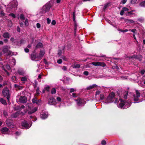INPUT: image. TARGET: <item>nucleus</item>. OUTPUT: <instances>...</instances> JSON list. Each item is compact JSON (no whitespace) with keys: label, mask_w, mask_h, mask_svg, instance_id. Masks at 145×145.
Listing matches in <instances>:
<instances>
[{"label":"nucleus","mask_w":145,"mask_h":145,"mask_svg":"<svg viewBox=\"0 0 145 145\" xmlns=\"http://www.w3.org/2000/svg\"><path fill=\"white\" fill-rule=\"evenodd\" d=\"M115 93L113 92H111L106 99V101L107 103H111L113 102L115 99Z\"/></svg>","instance_id":"obj_1"},{"label":"nucleus","mask_w":145,"mask_h":145,"mask_svg":"<svg viewBox=\"0 0 145 145\" xmlns=\"http://www.w3.org/2000/svg\"><path fill=\"white\" fill-rule=\"evenodd\" d=\"M2 93L5 97H7V98L9 101L10 95L9 94V90L7 88H5L2 91Z\"/></svg>","instance_id":"obj_2"},{"label":"nucleus","mask_w":145,"mask_h":145,"mask_svg":"<svg viewBox=\"0 0 145 145\" xmlns=\"http://www.w3.org/2000/svg\"><path fill=\"white\" fill-rule=\"evenodd\" d=\"M77 104L78 106H84L86 104V102L83 99H81L80 98H78L76 100Z\"/></svg>","instance_id":"obj_3"},{"label":"nucleus","mask_w":145,"mask_h":145,"mask_svg":"<svg viewBox=\"0 0 145 145\" xmlns=\"http://www.w3.org/2000/svg\"><path fill=\"white\" fill-rule=\"evenodd\" d=\"M92 64L95 66H100L102 67H105L106 66V64L104 62L97 61L92 63Z\"/></svg>","instance_id":"obj_4"},{"label":"nucleus","mask_w":145,"mask_h":145,"mask_svg":"<svg viewBox=\"0 0 145 145\" xmlns=\"http://www.w3.org/2000/svg\"><path fill=\"white\" fill-rule=\"evenodd\" d=\"M21 125L24 127L23 129H29L31 126V125H29L27 121L25 120L22 122L21 123Z\"/></svg>","instance_id":"obj_5"},{"label":"nucleus","mask_w":145,"mask_h":145,"mask_svg":"<svg viewBox=\"0 0 145 145\" xmlns=\"http://www.w3.org/2000/svg\"><path fill=\"white\" fill-rule=\"evenodd\" d=\"M56 103V100L53 97H50L48 100V104L50 105H54Z\"/></svg>","instance_id":"obj_6"},{"label":"nucleus","mask_w":145,"mask_h":145,"mask_svg":"<svg viewBox=\"0 0 145 145\" xmlns=\"http://www.w3.org/2000/svg\"><path fill=\"white\" fill-rule=\"evenodd\" d=\"M19 101L21 103H24L27 102V99L25 96H21L19 99Z\"/></svg>","instance_id":"obj_7"},{"label":"nucleus","mask_w":145,"mask_h":145,"mask_svg":"<svg viewBox=\"0 0 145 145\" xmlns=\"http://www.w3.org/2000/svg\"><path fill=\"white\" fill-rule=\"evenodd\" d=\"M119 100L121 101V103L119 104V106L121 108H122L125 104L126 101L121 99H120Z\"/></svg>","instance_id":"obj_8"},{"label":"nucleus","mask_w":145,"mask_h":145,"mask_svg":"<svg viewBox=\"0 0 145 145\" xmlns=\"http://www.w3.org/2000/svg\"><path fill=\"white\" fill-rule=\"evenodd\" d=\"M6 123L8 126H10L13 127L14 126L12 125V120L8 119L6 120Z\"/></svg>","instance_id":"obj_9"},{"label":"nucleus","mask_w":145,"mask_h":145,"mask_svg":"<svg viewBox=\"0 0 145 145\" xmlns=\"http://www.w3.org/2000/svg\"><path fill=\"white\" fill-rule=\"evenodd\" d=\"M52 7V6L50 3L46 4V12H48Z\"/></svg>","instance_id":"obj_10"},{"label":"nucleus","mask_w":145,"mask_h":145,"mask_svg":"<svg viewBox=\"0 0 145 145\" xmlns=\"http://www.w3.org/2000/svg\"><path fill=\"white\" fill-rule=\"evenodd\" d=\"M8 129L7 127H4L1 130V132L3 134H5L8 131Z\"/></svg>","instance_id":"obj_11"},{"label":"nucleus","mask_w":145,"mask_h":145,"mask_svg":"<svg viewBox=\"0 0 145 145\" xmlns=\"http://www.w3.org/2000/svg\"><path fill=\"white\" fill-rule=\"evenodd\" d=\"M3 36L5 38L8 39L10 38L9 34L7 32H5L3 33Z\"/></svg>","instance_id":"obj_12"},{"label":"nucleus","mask_w":145,"mask_h":145,"mask_svg":"<svg viewBox=\"0 0 145 145\" xmlns=\"http://www.w3.org/2000/svg\"><path fill=\"white\" fill-rule=\"evenodd\" d=\"M110 2H108L107 3L105 4L104 7L103 8V11H105L106 8L109 6L110 5Z\"/></svg>","instance_id":"obj_13"},{"label":"nucleus","mask_w":145,"mask_h":145,"mask_svg":"<svg viewBox=\"0 0 145 145\" xmlns=\"http://www.w3.org/2000/svg\"><path fill=\"white\" fill-rule=\"evenodd\" d=\"M42 44L41 42H39L36 45L35 47V49H37L38 48H42Z\"/></svg>","instance_id":"obj_14"},{"label":"nucleus","mask_w":145,"mask_h":145,"mask_svg":"<svg viewBox=\"0 0 145 145\" xmlns=\"http://www.w3.org/2000/svg\"><path fill=\"white\" fill-rule=\"evenodd\" d=\"M32 102L33 103H36L37 104H39L40 103V100H37L36 98H33L32 100Z\"/></svg>","instance_id":"obj_15"},{"label":"nucleus","mask_w":145,"mask_h":145,"mask_svg":"<svg viewBox=\"0 0 145 145\" xmlns=\"http://www.w3.org/2000/svg\"><path fill=\"white\" fill-rule=\"evenodd\" d=\"M97 86L96 84H93L92 86H89L86 88V89L87 90H90L94 88L95 87Z\"/></svg>","instance_id":"obj_16"},{"label":"nucleus","mask_w":145,"mask_h":145,"mask_svg":"<svg viewBox=\"0 0 145 145\" xmlns=\"http://www.w3.org/2000/svg\"><path fill=\"white\" fill-rule=\"evenodd\" d=\"M125 22L130 24H134L135 23V22L131 19H126L125 20Z\"/></svg>","instance_id":"obj_17"},{"label":"nucleus","mask_w":145,"mask_h":145,"mask_svg":"<svg viewBox=\"0 0 145 145\" xmlns=\"http://www.w3.org/2000/svg\"><path fill=\"white\" fill-rule=\"evenodd\" d=\"M18 115L19 114L18 112H16L13 114L12 115H11V117L12 118H16L18 116Z\"/></svg>","instance_id":"obj_18"},{"label":"nucleus","mask_w":145,"mask_h":145,"mask_svg":"<svg viewBox=\"0 0 145 145\" xmlns=\"http://www.w3.org/2000/svg\"><path fill=\"white\" fill-rule=\"evenodd\" d=\"M35 89L36 91V93L35 94V95L37 96H38L39 94V88L36 86H35Z\"/></svg>","instance_id":"obj_19"},{"label":"nucleus","mask_w":145,"mask_h":145,"mask_svg":"<svg viewBox=\"0 0 145 145\" xmlns=\"http://www.w3.org/2000/svg\"><path fill=\"white\" fill-rule=\"evenodd\" d=\"M0 102L4 105H6L7 104L6 101L3 98H1L0 99Z\"/></svg>","instance_id":"obj_20"},{"label":"nucleus","mask_w":145,"mask_h":145,"mask_svg":"<svg viewBox=\"0 0 145 145\" xmlns=\"http://www.w3.org/2000/svg\"><path fill=\"white\" fill-rule=\"evenodd\" d=\"M37 56L36 54H33L31 55V57L32 59L33 60H35L37 57Z\"/></svg>","instance_id":"obj_21"},{"label":"nucleus","mask_w":145,"mask_h":145,"mask_svg":"<svg viewBox=\"0 0 145 145\" xmlns=\"http://www.w3.org/2000/svg\"><path fill=\"white\" fill-rule=\"evenodd\" d=\"M133 100L134 101H138V100L139 97L136 96L135 95H133Z\"/></svg>","instance_id":"obj_22"},{"label":"nucleus","mask_w":145,"mask_h":145,"mask_svg":"<svg viewBox=\"0 0 145 145\" xmlns=\"http://www.w3.org/2000/svg\"><path fill=\"white\" fill-rule=\"evenodd\" d=\"M45 54V52L44 51L40 50L39 54V56L40 57H42Z\"/></svg>","instance_id":"obj_23"},{"label":"nucleus","mask_w":145,"mask_h":145,"mask_svg":"<svg viewBox=\"0 0 145 145\" xmlns=\"http://www.w3.org/2000/svg\"><path fill=\"white\" fill-rule=\"evenodd\" d=\"M8 25L10 27H11L12 25V23L11 20H8Z\"/></svg>","instance_id":"obj_24"},{"label":"nucleus","mask_w":145,"mask_h":145,"mask_svg":"<svg viewBox=\"0 0 145 145\" xmlns=\"http://www.w3.org/2000/svg\"><path fill=\"white\" fill-rule=\"evenodd\" d=\"M140 6L142 7H145V1H143L140 3Z\"/></svg>","instance_id":"obj_25"},{"label":"nucleus","mask_w":145,"mask_h":145,"mask_svg":"<svg viewBox=\"0 0 145 145\" xmlns=\"http://www.w3.org/2000/svg\"><path fill=\"white\" fill-rule=\"evenodd\" d=\"M56 90L55 88H52L51 90V93L52 94L56 93Z\"/></svg>","instance_id":"obj_26"},{"label":"nucleus","mask_w":145,"mask_h":145,"mask_svg":"<svg viewBox=\"0 0 145 145\" xmlns=\"http://www.w3.org/2000/svg\"><path fill=\"white\" fill-rule=\"evenodd\" d=\"M72 67L73 68L76 69V68H79L80 67V65L79 64H76L73 66Z\"/></svg>","instance_id":"obj_27"},{"label":"nucleus","mask_w":145,"mask_h":145,"mask_svg":"<svg viewBox=\"0 0 145 145\" xmlns=\"http://www.w3.org/2000/svg\"><path fill=\"white\" fill-rule=\"evenodd\" d=\"M62 54V51L61 50H58L57 55L59 56H61Z\"/></svg>","instance_id":"obj_28"},{"label":"nucleus","mask_w":145,"mask_h":145,"mask_svg":"<svg viewBox=\"0 0 145 145\" xmlns=\"http://www.w3.org/2000/svg\"><path fill=\"white\" fill-rule=\"evenodd\" d=\"M142 56L141 55H140L138 57L137 56V58L136 59H138L139 61H141L142 60Z\"/></svg>","instance_id":"obj_29"},{"label":"nucleus","mask_w":145,"mask_h":145,"mask_svg":"<svg viewBox=\"0 0 145 145\" xmlns=\"http://www.w3.org/2000/svg\"><path fill=\"white\" fill-rule=\"evenodd\" d=\"M21 81L22 82L27 81V79L26 77H24L22 78Z\"/></svg>","instance_id":"obj_30"},{"label":"nucleus","mask_w":145,"mask_h":145,"mask_svg":"<svg viewBox=\"0 0 145 145\" xmlns=\"http://www.w3.org/2000/svg\"><path fill=\"white\" fill-rule=\"evenodd\" d=\"M20 18L23 20H24L25 19V17L24 15L22 14H20Z\"/></svg>","instance_id":"obj_31"},{"label":"nucleus","mask_w":145,"mask_h":145,"mask_svg":"<svg viewBox=\"0 0 145 145\" xmlns=\"http://www.w3.org/2000/svg\"><path fill=\"white\" fill-rule=\"evenodd\" d=\"M100 98L101 100H103L104 98V95L103 94L101 93L100 95Z\"/></svg>","instance_id":"obj_32"},{"label":"nucleus","mask_w":145,"mask_h":145,"mask_svg":"<svg viewBox=\"0 0 145 145\" xmlns=\"http://www.w3.org/2000/svg\"><path fill=\"white\" fill-rule=\"evenodd\" d=\"M62 59L64 60L67 61L68 60L67 58L65 56H61V57Z\"/></svg>","instance_id":"obj_33"},{"label":"nucleus","mask_w":145,"mask_h":145,"mask_svg":"<svg viewBox=\"0 0 145 145\" xmlns=\"http://www.w3.org/2000/svg\"><path fill=\"white\" fill-rule=\"evenodd\" d=\"M106 141L105 140H102L101 142V144L102 145H105L106 144Z\"/></svg>","instance_id":"obj_34"},{"label":"nucleus","mask_w":145,"mask_h":145,"mask_svg":"<svg viewBox=\"0 0 145 145\" xmlns=\"http://www.w3.org/2000/svg\"><path fill=\"white\" fill-rule=\"evenodd\" d=\"M136 96L138 97L140 96V93L138 91V90H136Z\"/></svg>","instance_id":"obj_35"},{"label":"nucleus","mask_w":145,"mask_h":145,"mask_svg":"<svg viewBox=\"0 0 145 145\" xmlns=\"http://www.w3.org/2000/svg\"><path fill=\"white\" fill-rule=\"evenodd\" d=\"M25 25L26 26H27L29 25L28 21L27 19H26L25 22Z\"/></svg>","instance_id":"obj_36"},{"label":"nucleus","mask_w":145,"mask_h":145,"mask_svg":"<svg viewBox=\"0 0 145 145\" xmlns=\"http://www.w3.org/2000/svg\"><path fill=\"white\" fill-rule=\"evenodd\" d=\"M137 0H131L130 3L131 4H133L136 3Z\"/></svg>","instance_id":"obj_37"},{"label":"nucleus","mask_w":145,"mask_h":145,"mask_svg":"<svg viewBox=\"0 0 145 145\" xmlns=\"http://www.w3.org/2000/svg\"><path fill=\"white\" fill-rule=\"evenodd\" d=\"M137 58V56H135V55H133L132 56H129V58H132V59H134V58Z\"/></svg>","instance_id":"obj_38"},{"label":"nucleus","mask_w":145,"mask_h":145,"mask_svg":"<svg viewBox=\"0 0 145 145\" xmlns=\"http://www.w3.org/2000/svg\"><path fill=\"white\" fill-rule=\"evenodd\" d=\"M122 9L124 11V12L128 11L129 10V9H128V8L125 7H123Z\"/></svg>","instance_id":"obj_39"},{"label":"nucleus","mask_w":145,"mask_h":145,"mask_svg":"<svg viewBox=\"0 0 145 145\" xmlns=\"http://www.w3.org/2000/svg\"><path fill=\"white\" fill-rule=\"evenodd\" d=\"M16 77L15 76H13L12 77V79L13 80V81L14 82H15V81L16 80Z\"/></svg>","instance_id":"obj_40"},{"label":"nucleus","mask_w":145,"mask_h":145,"mask_svg":"<svg viewBox=\"0 0 145 145\" xmlns=\"http://www.w3.org/2000/svg\"><path fill=\"white\" fill-rule=\"evenodd\" d=\"M23 86H19L18 87V88L16 89V90H20L22 89L23 88Z\"/></svg>","instance_id":"obj_41"},{"label":"nucleus","mask_w":145,"mask_h":145,"mask_svg":"<svg viewBox=\"0 0 145 145\" xmlns=\"http://www.w3.org/2000/svg\"><path fill=\"white\" fill-rule=\"evenodd\" d=\"M62 62L61 59H60L57 60V62L59 64H61Z\"/></svg>","instance_id":"obj_42"},{"label":"nucleus","mask_w":145,"mask_h":145,"mask_svg":"<svg viewBox=\"0 0 145 145\" xmlns=\"http://www.w3.org/2000/svg\"><path fill=\"white\" fill-rule=\"evenodd\" d=\"M83 74L86 76H88L89 74V72L87 71H85L83 72Z\"/></svg>","instance_id":"obj_43"},{"label":"nucleus","mask_w":145,"mask_h":145,"mask_svg":"<svg viewBox=\"0 0 145 145\" xmlns=\"http://www.w3.org/2000/svg\"><path fill=\"white\" fill-rule=\"evenodd\" d=\"M9 16H11L12 17H13V18H16V16L15 15L13 14V13H10L9 14Z\"/></svg>","instance_id":"obj_44"},{"label":"nucleus","mask_w":145,"mask_h":145,"mask_svg":"<svg viewBox=\"0 0 145 145\" xmlns=\"http://www.w3.org/2000/svg\"><path fill=\"white\" fill-rule=\"evenodd\" d=\"M129 31H131V32H132L133 33H135V32L136 31V30L135 29H130L129 30Z\"/></svg>","instance_id":"obj_45"},{"label":"nucleus","mask_w":145,"mask_h":145,"mask_svg":"<svg viewBox=\"0 0 145 145\" xmlns=\"http://www.w3.org/2000/svg\"><path fill=\"white\" fill-rule=\"evenodd\" d=\"M47 21V23L48 24H50L51 23V20L49 18H48L46 19Z\"/></svg>","instance_id":"obj_46"},{"label":"nucleus","mask_w":145,"mask_h":145,"mask_svg":"<svg viewBox=\"0 0 145 145\" xmlns=\"http://www.w3.org/2000/svg\"><path fill=\"white\" fill-rule=\"evenodd\" d=\"M76 90H75L74 89L72 88L70 89V93H71L72 92H74V91H75Z\"/></svg>","instance_id":"obj_47"},{"label":"nucleus","mask_w":145,"mask_h":145,"mask_svg":"<svg viewBox=\"0 0 145 145\" xmlns=\"http://www.w3.org/2000/svg\"><path fill=\"white\" fill-rule=\"evenodd\" d=\"M40 117L42 119H45V114H41L40 116Z\"/></svg>","instance_id":"obj_48"},{"label":"nucleus","mask_w":145,"mask_h":145,"mask_svg":"<svg viewBox=\"0 0 145 145\" xmlns=\"http://www.w3.org/2000/svg\"><path fill=\"white\" fill-rule=\"evenodd\" d=\"M124 13V11L122 9V10L120 12V14L121 15L123 16V15Z\"/></svg>","instance_id":"obj_49"},{"label":"nucleus","mask_w":145,"mask_h":145,"mask_svg":"<svg viewBox=\"0 0 145 145\" xmlns=\"http://www.w3.org/2000/svg\"><path fill=\"white\" fill-rule=\"evenodd\" d=\"M128 94V92L127 91V92L126 93V94L124 95V98L125 99H126L127 98V96Z\"/></svg>","instance_id":"obj_50"},{"label":"nucleus","mask_w":145,"mask_h":145,"mask_svg":"<svg viewBox=\"0 0 145 145\" xmlns=\"http://www.w3.org/2000/svg\"><path fill=\"white\" fill-rule=\"evenodd\" d=\"M6 67V68L8 70H10V67L8 65H7Z\"/></svg>","instance_id":"obj_51"},{"label":"nucleus","mask_w":145,"mask_h":145,"mask_svg":"<svg viewBox=\"0 0 145 145\" xmlns=\"http://www.w3.org/2000/svg\"><path fill=\"white\" fill-rule=\"evenodd\" d=\"M3 114L5 116H6L8 115V113L7 112L5 111H3Z\"/></svg>","instance_id":"obj_52"},{"label":"nucleus","mask_w":145,"mask_h":145,"mask_svg":"<svg viewBox=\"0 0 145 145\" xmlns=\"http://www.w3.org/2000/svg\"><path fill=\"white\" fill-rule=\"evenodd\" d=\"M32 105L31 104H29V103H27V107H28L29 108H31V106Z\"/></svg>","instance_id":"obj_53"},{"label":"nucleus","mask_w":145,"mask_h":145,"mask_svg":"<svg viewBox=\"0 0 145 145\" xmlns=\"http://www.w3.org/2000/svg\"><path fill=\"white\" fill-rule=\"evenodd\" d=\"M72 96L74 97H77L76 93H72Z\"/></svg>","instance_id":"obj_54"},{"label":"nucleus","mask_w":145,"mask_h":145,"mask_svg":"<svg viewBox=\"0 0 145 145\" xmlns=\"http://www.w3.org/2000/svg\"><path fill=\"white\" fill-rule=\"evenodd\" d=\"M37 107H35L34 108L33 110H32V111H33V113H34L35 112L37 111Z\"/></svg>","instance_id":"obj_55"},{"label":"nucleus","mask_w":145,"mask_h":145,"mask_svg":"<svg viewBox=\"0 0 145 145\" xmlns=\"http://www.w3.org/2000/svg\"><path fill=\"white\" fill-rule=\"evenodd\" d=\"M51 24L53 25H55L56 24V21L55 20H53L52 21Z\"/></svg>","instance_id":"obj_56"},{"label":"nucleus","mask_w":145,"mask_h":145,"mask_svg":"<svg viewBox=\"0 0 145 145\" xmlns=\"http://www.w3.org/2000/svg\"><path fill=\"white\" fill-rule=\"evenodd\" d=\"M56 99L58 102H61V99L60 97H57L56 98Z\"/></svg>","instance_id":"obj_57"},{"label":"nucleus","mask_w":145,"mask_h":145,"mask_svg":"<svg viewBox=\"0 0 145 145\" xmlns=\"http://www.w3.org/2000/svg\"><path fill=\"white\" fill-rule=\"evenodd\" d=\"M133 14V13L131 11L128 12L126 14V15H129V14Z\"/></svg>","instance_id":"obj_58"},{"label":"nucleus","mask_w":145,"mask_h":145,"mask_svg":"<svg viewBox=\"0 0 145 145\" xmlns=\"http://www.w3.org/2000/svg\"><path fill=\"white\" fill-rule=\"evenodd\" d=\"M101 93V91H96L95 93V95H99Z\"/></svg>","instance_id":"obj_59"},{"label":"nucleus","mask_w":145,"mask_h":145,"mask_svg":"<svg viewBox=\"0 0 145 145\" xmlns=\"http://www.w3.org/2000/svg\"><path fill=\"white\" fill-rule=\"evenodd\" d=\"M145 72V70H143L141 71V73L142 75L144 74Z\"/></svg>","instance_id":"obj_60"},{"label":"nucleus","mask_w":145,"mask_h":145,"mask_svg":"<svg viewBox=\"0 0 145 145\" xmlns=\"http://www.w3.org/2000/svg\"><path fill=\"white\" fill-rule=\"evenodd\" d=\"M37 27L38 28H39L40 27V25L39 23H38L37 24Z\"/></svg>","instance_id":"obj_61"},{"label":"nucleus","mask_w":145,"mask_h":145,"mask_svg":"<svg viewBox=\"0 0 145 145\" xmlns=\"http://www.w3.org/2000/svg\"><path fill=\"white\" fill-rule=\"evenodd\" d=\"M7 81H4L3 82V85L4 86H5V85H7Z\"/></svg>","instance_id":"obj_62"},{"label":"nucleus","mask_w":145,"mask_h":145,"mask_svg":"<svg viewBox=\"0 0 145 145\" xmlns=\"http://www.w3.org/2000/svg\"><path fill=\"white\" fill-rule=\"evenodd\" d=\"M62 69L64 71H66L67 69V67L65 66H63L62 67Z\"/></svg>","instance_id":"obj_63"},{"label":"nucleus","mask_w":145,"mask_h":145,"mask_svg":"<svg viewBox=\"0 0 145 145\" xmlns=\"http://www.w3.org/2000/svg\"><path fill=\"white\" fill-rule=\"evenodd\" d=\"M24 50L27 53L29 52V50L27 48H25Z\"/></svg>","instance_id":"obj_64"}]
</instances>
